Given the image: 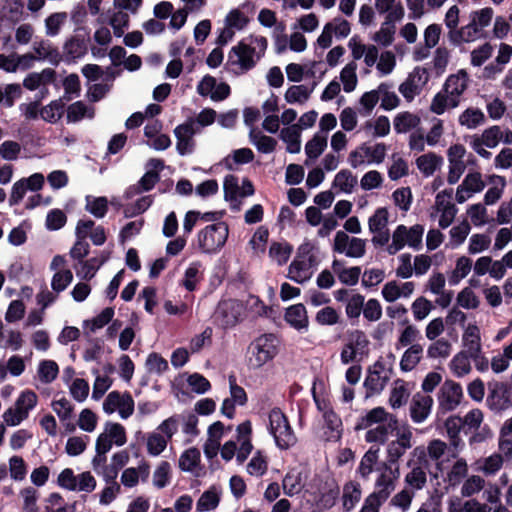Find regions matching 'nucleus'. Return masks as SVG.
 Returning a JSON list of instances; mask_svg holds the SVG:
<instances>
[{"instance_id": "6e6552de", "label": "nucleus", "mask_w": 512, "mask_h": 512, "mask_svg": "<svg viewBox=\"0 0 512 512\" xmlns=\"http://www.w3.org/2000/svg\"><path fill=\"white\" fill-rule=\"evenodd\" d=\"M255 48L247 45L244 41H240L236 46L232 47L229 53L228 63L231 65H239L243 71H248L255 66L253 55Z\"/></svg>"}, {"instance_id": "f3484780", "label": "nucleus", "mask_w": 512, "mask_h": 512, "mask_svg": "<svg viewBox=\"0 0 512 512\" xmlns=\"http://www.w3.org/2000/svg\"><path fill=\"white\" fill-rule=\"evenodd\" d=\"M348 340L346 348L356 351V354H359L361 357L368 354L369 340L362 330L356 329L349 332Z\"/></svg>"}, {"instance_id": "de8ad7c7", "label": "nucleus", "mask_w": 512, "mask_h": 512, "mask_svg": "<svg viewBox=\"0 0 512 512\" xmlns=\"http://www.w3.org/2000/svg\"><path fill=\"white\" fill-rule=\"evenodd\" d=\"M170 472V463L168 461H162L154 471L153 484L158 489L166 487L170 481Z\"/></svg>"}, {"instance_id": "c03bdc74", "label": "nucleus", "mask_w": 512, "mask_h": 512, "mask_svg": "<svg viewBox=\"0 0 512 512\" xmlns=\"http://www.w3.org/2000/svg\"><path fill=\"white\" fill-rule=\"evenodd\" d=\"M249 23V18L239 9H232L225 17V25L233 30H242Z\"/></svg>"}, {"instance_id": "a19ab883", "label": "nucleus", "mask_w": 512, "mask_h": 512, "mask_svg": "<svg viewBox=\"0 0 512 512\" xmlns=\"http://www.w3.org/2000/svg\"><path fill=\"white\" fill-rule=\"evenodd\" d=\"M219 502V495L215 491L209 489L205 491L198 499L196 510L197 512L214 510L219 505Z\"/></svg>"}, {"instance_id": "4d7b16f0", "label": "nucleus", "mask_w": 512, "mask_h": 512, "mask_svg": "<svg viewBox=\"0 0 512 512\" xmlns=\"http://www.w3.org/2000/svg\"><path fill=\"white\" fill-rule=\"evenodd\" d=\"M67 18V14L65 12H57L49 15L45 19L46 33L49 36H56L62 24Z\"/></svg>"}, {"instance_id": "a211bd4d", "label": "nucleus", "mask_w": 512, "mask_h": 512, "mask_svg": "<svg viewBox=\"0 0 512 512\" xmlns=\"http://www.w3.org/2000/svg\"><path fill=\"white\" fill-rule=\"evenodd\" d=\"M423 347L420 344H413L403 354L400 361V369L404 372L411 371L420 362Z\"/></svg>"}, {"instance_id": "338daca9", "label": "nucleus", "mask_w": 512, "mask_h": 512, "mask_svg": "<svg viewBox=\"0 0 512 512\" xmlns=\"http://www.w3.org/2000/svg\"><path fill=\"white\" fill-rule=\"evenodd\" d=\"M479 303V299L469 287L464 288L457 296V304L464 309H476Z\"/></svg>"}, {"instance_id": "13d9d810", "label": "nucleus", "mask_w": 512, "mask_h": 512, "mask_svg": "<svg viewBox=\"0 0 512 512\" xmlns=\"http://www.w3.org/2000/svg\"><path fill=\"white\" fill-rule=\"evenodd\" d=\"M105 433L117 446H123L127 441L125 428L119 423L108 422Z\"/></svg>"}, {"instance_id": "cd10ccee", "label": "nucleus", "mask_w": 512, "mask_h": 512, "mask_svg": "<svg viewBox=\"0 0 512 512\" xmlns=\"http://www.w3.org/2000/svg\"><path fill=\"white\" fill-rule=\"evenodd\" d=\"M389 381V374L379 375L378 372L372 371V368L368 369V375L365 378L364 386L367 391L371 393H379L386 386Z\"/></svg>"}, {"instance_id": "c756f323", "label": "nucleus", "mask_w": 512, "mask_h": 512, "mask_svg": "<svg viewBox=\"0 0 512 512\" xmlns=\"http://www.w3.org/2000/svg\"><path fill=\"white\" fill-rule=\"evenodd\" d=\"M250 138L261 153H271L275 150L277 145V141L273 137L266 136L259 131L256 132L254 129L250 131Z\"/></svg>"}, {"instance_id": "864d4df0", "label": "nucleus", "mask_w": 512, "mask_h": 512, "mask_svg": "<svg viewBox=\"0 0 512 512\" xmlns=\"http://www.w3.org/2000/svg\"><path fill=\"white\" fill-rule=\"evenodd\" d=\"M451 344L448 340L441 338L432 343L427 350L429 358H446L450 355Z\"/></svg>"}, {"instance_id": "dca6fc26", "label": "nucleus", "mask_w": 512, "mask_h": 512, "mask_svg": "<svg viewBox=\"0 0 512 512\" xmlns=\"http://www.w3.org/2000/svg\"><path fill=\"white\" fill-rule=\"evenodd\" d=\"M442 162L443 158L433 152L423 154L416 159L418 169L427 177L433 175Z\"/></svg>"}, {"instance_id": "69168bd1", "label": "nucleus", "mask_w": 512, "mask_h": 512, "mask_svg": "<svg viewBox=\"0 0 512 512\" xmlns=\"http://www.w3.org/2000/svg\"><path fill=\"white\" fill-rule=\"evenodd\" d=\"M393 200L403 211H408L412 203V192L410 187L396 189L392 194Z\"/></svg>"}, {"instance_id": "9b49d317", "label": "nucleus", "mask_w": 512, "mask_h": 512, "mask_svg": "<svg viewBox=\"0 0 512 512\" xmlns=\"http://www.w3.org/2000/svg\"><path fill=\"white\" fill-rule=\"evenodd\" d=\"M284 320L297 331L307 330L309 326L307 310L302 303L286 308Z\"/></svg>"}, {"instance_id": "680f3d73", "label": "nucleus", "mask_w": 512, "mask_h": 512, "mask_svg": "<svg viewBox=\"0 0 512 512\" xmlns=\"http://www.w3.org/2000/svg\"><path fill=\"white\" fill-rule=\"evenodd\" d=\"M363 315L370 322L378 321L382 317L380 302L375 298H370L367 302L364 301Z\"/></svg>"}, {"instance_id": "aec40b11", "label": "nucleus", "mask_w": 512, "mask_h": 512, "mask_svg": "<svg viewBox=\"0 0 512 512\" xmlns=\"http://www.w3.org/2000/svg\"><path fill=\"white\" fill-rule=\"evenodd\" d=\"M364 300V295L355 293L346 302L345 313L352 325L357 324L361 312H363Z\"/></svg>"}, {"instance_id": "79ce46f5", "label": "nucleus", "mask_w": 512, "mask_h": 512, "mask_svg": "<svg viewBox=\"0 0 512 512\" xmlns=\"http://www.w3.org/2000/svg\"><path fill=\"white\" fill-rule=\"evenodd\" d=\"M468 358H470L469 353L465 351L459 352L452 358L450 366L456 376L461 377L470 372L471 366Z\"/></svg>"}, {"instance_id": "f704fd0d", "label": "nucleus", "mask_w": 512, "mask_h": 512, "mask_svg": "<svg viewBox=\"0 0 512 512\" xmlns=\"http://www.w3.org/2000/svg\"><path fill=\"white\" fill-rule=\"evenodd\" d=\"M356 69L357 65L354 62H350L340 72V79L343 83V89L347 93L354 91L356 88L358 82Z\"/></svg>"}, {"instance_id": "3c124183", "label": "nucleus", "mask_w": 512, "mask_h": 512, "mask_svg": "<svg viewBox=\"0 0 512 512\" xmlns=\"http://www.w3.org/2000/svg\"><path fill=\"white\" fill-rule=\"evenodd\" d=\"M72 281H73V274H72L71 270L65 269V270L58 271L53 275L52 281H51V286L55 292L59 293V292L64 291L70 285V283Z\"/></svg>"}, {"instance_id": "39448f33", "label": "nucleus", "mask_w": 512, "mask_h": 512, "mask_svg": "<svg viewBox=\"0 0 512 512\" xmlns=\"http://www.w3.org/2000/svg\"><path fill=\"white\" fill-rule=\"evenodd\" d=\"M90 41V30L85 26H78L75 35L64 43L63 50L65 61L71 63L87 53V43Z\"/></svg>"}, {"instance_id": "412c9836", "label": "nucleus", "mask_w": 512, "mask_h": 512, "mask_svg": "<svg viewBox=\"0 0 512 512\" xmlns=\"http://www.w3.org/2000/svg\"><path fill=\"white\" fill-rule=\"evenodd\" d=\"M361 498L360 484L348 482L343 489V508L345 511H351Z\"/></svg>"}, {"instance_id": "09e8293b", "label": "nucleus", "mask_w": 512, "mask_h": 512, "mask_svg": "<svg viewBox=\"0 0 512 512\" xmlns=\"http://www.w3.org/2000/svg\"><path fill=\"white\" fill-rule=\"evenodd\" d=\"M115 311L113 307L104 308L100 314L95 316L92 320L85 321L86 326L90 325V330L95 332L97 329L103 328L114 317Z\"/></svg>"}, {"instance_id": "4468645a", "label": "nucleus", "mask_w": 512, "mask_h": 512, "mask_svg": "<svg viewBox=\"0 0 512 512\" xmlns=\"http://www.w3.org/2000/svg\"><path fill=\"white\" fill-rule=\"evenodd\" d=\"M387 418V411L381 407H375L367 412L365 416L358 419L355 430H363L372 426L373 424H383Z\"/></svg>"}, {"instance_id": "774afa93", "label": "nucleus", "mask_w": 512, "mask_h": 512, "mask_svg": "<svg viewBox=\"0 0 512 512\" xmlns=\"http://www.w3.org/2000/svg\"><path fill=\"white\" fill-rule=\"evenodd\" d=\"M90 252V245L85 240V235H80L76 238V241L72 248L70 249V257L74 260L81 261L84 259Z\"/></svg>"}, {"instance_id": "e433bc0d", "label": "nucleus", "mask_w": 512, "mask_h": 512, "mask_svg": "<svg viewBox=\"0 0 512 512\" xmlns=\"http://www.w3.org/2000/svg\"><path fill=\"white\" fill-rule=\"evenodd\" d=\"M59 373L58 364L53 360H43L39 364L38 374L42 383L48 384L54 381Z\"/></svg>"}, {"instance_id": "ea45409f", "label": "nucleus", "mask_w": 512, "mask_h": 512, "mask_svg": "<svg viewBox=\"0 0 512 512\" xmlns=\"http://www.w3.org/2000/svg\"><path fill=\"white\" fill-rule=\"evenodd\" d=\"M485 120V116L483 112L479 109H466L459 117V122L461 125L468 127L469 129H474L483 123Z\"/></svg>"}, {"instance_id": "f03ea898", "label": "nucleus", "mask_w": 512, "mask_h": 512, "mask_svg": "<svg viewBox=\"0 0 512 512\" xmlns=\"http://www.w3.org/2000/svg\"><path fill=\"white\" fill-rule=\"evenodd\" d=\"M229 234L228 225L218 221L206 226L198 233V245L204 253H215L226 243Z\"/></svg>"}, {"instance_id": "ddd939ff", "label": "nucleus", "mask_w": 512, "mask_h": 512, "mask_svg": "<svg viewBox=\"0 0 512 512\" xmlns=\"http://www.w3.org/2000/svg\"><path fill=\"white\" fill-rule=\"evenodd\" d=\"M468 73L461 69L456 75H450L445 84L444 90L452 97H459L467 89Z\"/></svg>"}, {"instance_id": "72a5a7b5", "label": "nucleus", "mask_w": 512, "mask_h": 512, "mask_svg": "<svg viewBox=\"0 0 512 512\" xmlns=\"http://www.w3.org/2000/svg\"><path fill=\"white\" fill-rule=\"evenodd\" d=\"M340 313L332 306H325L317 311L315 321L321 326H333L340 323Z\"/></svg>"}, {"instance_id": "4c0bfd02", "label": "nucleus", "mask_w": 512, "mask_h": 512, "mask_svg": "<svg viewBox=\"0 0 512 512\" xmlns=\"http://www.w3.org/2000/svg\"><path fill=\"white\" fill-rule=\"evenodd\" d=\"M400 383V386H396L392 389L389 397V404L393 409H397L405 405L409 398V392L405 387L403 380H396V384Z\"/></svg>"}, {"instance_id": "e2e57ef3", "label": "nucleus", "mask_w": 512, "mask_h": 512, "mask_svg": "<svg viewBox=\"0 0 512 512\" xmlns=\"http://www.w3.org/2000/svg\"><path fill=\"white\" fill-rule=\"evenodd\" d=\"M472 267V260L466 256H461L456 261V268L453 272L452 277L450 278L451 284H456L459 279L465 278Z\"/></svg>"}, {"instance_id": "052dcab7", "label": "nucleus", "mask_w": 512, "mask_h": 512, "mask_svg": "<svg viewBox=\"0 0 512 512\" xmlns=\"http://www.w3.org/2000/svg\"><path fill=\"white\" fill-rule=\"evenodd\" d=\"M493 47L486 42L471 52V64L475 67L483 65L492 56Z\"/></svg>"}, {"instance_id": "2f4dec72", "label": "nucleus", "mask_w": 512, "mask_h": 512, "mask_svg": "<svg viewBox=\"0 0 512 512\" xmlns=\"http://www.w3.org/2000/svg\"><path fill=\"white\" fill-rule=\"evenodd\" d=\"M396 484L393 482V478H390V476L382 472L375 482V493L376 495L380 496V498H383L384 500H387L392 492L395 490Z\"/></svg>"}, {"instance_id": "7ed1b4c3", "label": "nucleus", "mask_w": 512, "mask_h": 512, "mask_svg": "<svg viewBox=\"0 0 512 512\" xmlns=\"http://www.w3.org/2000/svg\"><path fill=\"white\" fill-rule=\"evenodd\" d=\"M277 339L273 334H263L256 338L250 345L253 357L250 358V364L255 368H260L271 361L278 353Z\"/></svg>"}, {"instance_id": "c9c22d12", "label": "nucleus", "mask_w": 512, "mask_h": 512, "mask_svg": "<svg viewBox=\"0 0 512 512\" xmlns=\"http://www.w3.org/2000/svg\"><path fill=\"white\" fill-rule=\"evenodd\" d=\"M85 209L96 218H103L108 211V200L106 197H86Z\"/></svg>"}, {"instance_id": "bb28decb", "label": "nucleus", "mask_w": 512, "mask_h": 512, "mask_svg": "<svg viewBox=\"0 0 512 512\" xmlns=\"http://www.w3.org/2000/svg\"><path fill=\"white\" fill-rule=\"evenodd\" d=\"M420 123V118L410 112L399 113L394 118V129L397 133H406Z\"/></svg>"}, {"instance_id": "4be33fe9", "label": "nucleus", "mask_w": 512, "mask_h": 512, "mask_svg": "<svg viewBox=\"0 0 512 512\" xmlns=\"http://www.w3.org/2000/svg\"><path fill=\"white\" fill-rule=\"evenodd\" d=\"M325 428L329 431L327 440L337 441L342 435V420L339 415L333 410L328 411L323 415Z\"/></svg>"}, {"instance_id": "a18cd8bd", "label": "nucleus", "mask_w": 512, "mask_h": 512, "mask_svg": "<svg viewBox=\"0 0 512 512\" xmlns=\"http://www.w3.org/2000/svg\"><path fill=\"white\" fill-rule=\"evenodd\" d=\"M37 400L38 397L34 391L25 390L18 396L15 402V409L19 411H26L28 416L29 411L37 405Z\"/></svg>"}, {"instance_id": "2eb2a0df", "label": "nucleus", "mask_w": 512, "mask_h": 512, "mask_svg": "<svg viewBox=\"0 0 512 512\" xmlns=\"http://www.w3.org/2000/svg\"><path fill=\"white\" fill-rule=\"evenodd\" d=\"M280 138L282 141L287 143V151L295 154L300 152L301 140H300V128L298 125H291L285 127L280 132Z\"/></svg>"}, {"instance_id": "0e129e2a", "label": "nucleus", "mask_w": 512, "mask_h": 512, "mask_svg": "<svg viewBox=\"0 0 512 512\" xmlns=\"http://www.w3.org/2000/svg\"><path fill=\"white\" fill-rule=\"evenodd\" d=\"M228 380L231 394V398L229 399L240 406L245 405L248 401V397L244 388L237 384L236 376L231 374L229 375Z\"/></svg>"}, {"instance_id": "f8f14e48", "label": "nucleus", "mask_w": 512, "mask_h": 512, "mask_svg": "<svg viewBox=\"0 0 512 512\" xmlns=\"http://www.w3.org/2000/svg\"><path fill=\"white\" fill-rule=\"evenodd\" d=\"M463 344L467 348L470 358L477 360L481 353L480 331L477 325L470 324L463 334Z\"/></svg>"}, {"instance_id": "b1692460", "label": "nucleus", "mask_w": 512, "mask_h": 512, "mask_svg": "<svg viewBox=\"0 0 512 512\" xmlns=\"http://www.w3.org/2000/svg\"><path fill=\"white\" fill-rule=\"evenodd\" d=\"M293 251L291 244L285 242H272L269 248V257L277 262L278 265L282 266L287 263L290 255Z\"/></svg>"}, {"instance_id": "6ab92c4d", "label": "nucleus", "mask_w": 512, "mask_h": 512, "mask_svg": "<svg viewBox=\"0 0 512 512\" xmlns=\"http://www.w3.org/2000/svg\"><path fill=\"white\" fill-rule=\"evenodd\" d=\"M316 85V82H313L310 88L305 85H293L286 91L285 100L288 103H304L309 99Z\"/></svg>"}, {"instance_id": "7c9ffc66", "label": "nucleus", "mask_w": 512, "mask_h": 512, "mask_svg": "<svg viewBox=\"0 0 512 512\" xmlns=\"http://www.w3.org/2000/svg\"><path fill=\"white\" fill-rule=\"evenodd\" d=\"M64 108L65 104L61 99L54 100L49 105L41 109L40 115L43 120L55 123L62 117Z\"/></svg>"}, {"instance_id": "6e6d98bb", "label": "nucleus", "mask_w": 512, "mask_h": 512, "mask_svg": "<svg viewBox=\"0 0 512 512\" xmlns=\"http://www.w3.org/2000/svg\"><path fill=\"white\" fill-rule=\"evenodd\" d=\"M168 440L159 433H152L147 439V450L152 456L160 455L166 448Z\"/></svg>"}, {"instance_id": "5fc2aeb1", "label": "nucleus", "mask_w": 512, "mask_h": 512, "mask_svg": "<svg viewBox=\"0 0 512 512\" xmlns=\"http://www.w3.org/2000/svg\"><path fill=\"white\" fill-rule=\"evenodd\" d=\"M145 366L148 372H156L157 374H162L169 368L167 360L156 352L148 355Z\"/></svg>"}, {"instance_id": "49530a36", "label": "nucleus", "mask_w": 512, "mask_h": 512, "mask_svg": "<svg viewBox=\"0 0 512 512\" xmlns=\"http://www.w3.org/2000/svg\"><path fill=\"white\" fill-rule=\"evenodd\" d=\"M306 270H308L307 263L304 260L294 259L289 265L287 277L296 283L303 284L309 279V276L302 275Z\"/></svg>"}, {"instance_id": "423d86ee", "label": "nucleus", "mask_w": 512, "mask_h": 512, "mask_svg": "<svg viewBox=\"0 0 512 512\" xmlns=\"http://www.w3.org/2000/svg\"><path fill=\"white\" fill-rule=\"evenodd\" d=\"M197 132L198 129L195 127L194 118H189L174 129V134L177 138L176 150L181 156L191 154L194 151L195 141L193 136Z\"/></svg>"}, {"instance_id": "1a4fd4ad", "label": "nucleus", "mask_w": 512, "mask_h": 512, "mask_svg": "<svg viewBox=\"0 0 512 512\" xmlns=\"http://www.w3.org/2000/svg\"><path fill=\"white\" fill-rule=\"evenodd\" d=\"M240 306L234 300H224L218 304L215 317L223 328H230L238 323Z\"/></svg>"}, {"instance_id": "f257e3e1", "label": "nucleus", "mask_w": 512, "mask_h": 512, "mask_svg": "<svg viewBox=\"0 0 512 512\" xmlns=\"http://www.w3.org/2000/svg\"><path fill=\"white\" fill-rule=\"evenodd\" d=\"M269 433L273 436L276 446L281 450H287L294 446L297 438L290 425L287 416L279 407L271 409L268 415Z\"/></svg>"}, {"instance_id": "8fccbe9b", "label": "nucleus", "mask_w": 512, "mask_h": 512, "mask_svg": "<svg viewBox=\"0 0 512 512\" xmlns=\"http://www.w3.org/2000/svg\"><path fill=\"white\" fill-rule=\"evenodd\" d=\"M67 222L66 214L60 209H52L46 216V228L50 231H56L65 226Z\"/></svg>"}, {"instance_id": "37998d69", "label": "nucleus", "mask_w": 512, "mask_h": 512, "mask_svg": "<svg viewBox=\"0 0 512 512\" xmlns=\"http://www.w3.org/2000/svg\"><path fill=\"white\" fill-rule=\"evenodd\" d=\"M389 213L385 207L378 208L375 213L369 217L368 225L371 233H376L386 229Z\"/></svg>"}, {"instance_id": "bf43d9fd", "label": "nucleus", "mask_w": 512, "mask_h": 512, "mask_svg": "<svg viewBox=\"0 0 512 512\" xmlns=\"http://www.w3.org/2000/svg\"><path fill=\"white\" fill-rule=\"evenodd\" d=\"M268 468L266 457L258 450L247 465V472L250 475H263Z\"/></svg>"}, {"instance_id": "20e7f679", "label": "nucleus", "mask_w": 512, "mask_h": 512, "mask_svg": "<svg viewBox=\"0 0 512 512\" xmlns=\"http://www.w3.org/2000/svg\"><path fill=\"white\" fill-rule=\"evenodd\" d=\"M487 407L494 413H502L512 407V386L505 382H489Z\"/></svg>"}, {"instance_id": "a878e982", "label": "nucleus", "mask_w": 512, "mask_h": 512, "mask_svg": "<svg viewBox=\"0 0 512 512\" xmlns=\"http://www.w3.org/2000/svg\"><path fill=\"white\" fill-rule=\"evenodd\" d=\"M327 147V135L316 133L305 145V153L308 158H318Z\"/></svg>"}, {"instance_id": "473e14b6", "label": "nucleus", "mask_w": 512, "mask_h": 512, "mask_svg": "<svg viewBox=\"0 0 512 512\" xmlns=\"http://www.w3.org/2000/svg\"><path fill=\"white\" fill-rule=\"evenodd\" d=\"M333 184L341 191L351 193L357 184V177L350 170L343 169L336 174Z\"/></svg>"}, {"instance_id": "393cba45", "label": "nucleus", "mask_w": 512, "mask_h": 512, "mask_svg": "<svg viewBox=\"0 0 512 512\" xmlns=\"http://www.w3.org/2000/svg\"><path fill=\"white\" fill-rule=\"evenodd\" d=\"M380 448L378 446H371L369 450L362 457L358 472L360 475L367 479L373 471V466L377 463L379 457Z\"/></svg>"}, {"instance_id": "c85d7f7f", "label": "nucleus", "mask_w": 512, "mask_h": 512, "mask_svg": "<svg viewBox=\"0 0 512 512\" xmlns=\"http://www.w3.org/2000/svg\"><path fill=\"white\" fill-rule=\"evenodd\" d=\"M34 51L38 55V59H49L54 65H58L62 60L58 49L51 47L48 42L43 40L34 44Z\"/></svg>"}, {"instance_id": "0eeeda50", "label": "nucleus", "mask_w": 512, "mask_h": 512, "mask_svg": "<svg viewBox=\"0 0 512 512\" xmlns=\"http://www.w3.org/2000/svg\"><path fill=\"white\" fill-rule=\"evenodd\" d=\"M462 398V386L452 380H446L438 396L439 409L444 413L453 411L460 404Z\"/></svg>"}, {"instance_id": "58836bf2", "label": "nucleus", "mask_w": 512, "mask_h": 512, "mask_svg": "<svg viewBox=\"0 0 512 512\" xmlns=\"http://www.w3.org/2000/svg\"><path fill=\"white\" fill-rule=\"evenodd\" d=\"M200 451L195 448L185 450L179 459V468L182 471H192L200 462Z\"/></svg>"}, {"instance_id": "603ef678", "label": "nucleus", "mask_w": 512, "mask_h": 512, "mask_svg": "<svg viewBox=\"0 0 512 512\" xmlns=\"http://www.w3.org/2000/svg\"><path fill=\"white\" fill-rule=\"evenodd\" d=\"M462 187L465 188L466 192L471 193H479L485 188V183L482 180V175L480 172H470L468 173L463 182Z\"/></svg>"}, {"instance_id": "9d476101", "label": "nucleus", "mask_w": 512, "mask_h": 512, "mask_svg": "<svg viewBox=\"0 0 512 512\" xmlns=\"http://www.w3.org/2000/svg\"><path fill=\"white\" fill-rule=\"evenodd\" d=\"M433 406V398L429 395L416 393L410 405V417L413 422H423L431 412Z\"/></svg>"}, {"instance_id": "5701e85b", "label": "nucleus", "mask_w": 512, "mask_h": 512, "mask_svg": "<svg viewBox=\"0 0 512 512\" xmlns=\"http://www.w3.org/2000/svg\"><path fill=\"white\" fill-rule=\"evenodd\" d=\"M80 268H77V266H74L76 269V274L81 279H84L86 281L91 280L97 270L103 265V261H99L98 257H92L87 260L82 259L81 261H78Z\"/></svg>"}]
</instances>
